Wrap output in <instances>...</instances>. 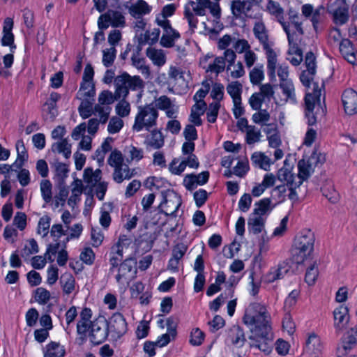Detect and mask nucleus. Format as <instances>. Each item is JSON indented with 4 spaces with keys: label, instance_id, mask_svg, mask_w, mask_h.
I'll list each match as a JSON object with an SVG mask.
<instances>
[{
    "label": "nucleus",
    "instance_id": "obj_1",
    "mask_svg": "<svg viewBox=\"0 0 357 357\" xmlns=\"http://www.w3.org/2000/svg\"><path fill=\"white\" fill-rule=\"evenodd\" d=\"M255 37L262 45L267 60V73L271 79H275V69L278 54L273 48L274 43L269 39L268 31L265 24L261 20H257L253 26Z\"/></svg>",
    "mask_w": 357,
    "mask_h": 357
},
{
    "label": "nucleus",
    "instance_id": "obj_2",
    "mask_svg": "<svg viewBox=\"0 0 357 357\" xmlns=\"http://www.w3.org/2000/svg\"><path fill=\"white\" fill-rule=\"evenodd\" d=\"M243 322L250 330L271 327V317L264 304L254 302L245 309Z\"/></svg>",
    "mask_w": 357,
    "mask_h": 357
},
{
    "label": "nucleus",
    "instance_id": "obj_3",
    "mask_svg": "<svg viewBox=\"0 0 357 357\" xmlns=\"http://www.w3.org/2000/svg\"><path fill=\"white\" fill-rule=\"evenodd\" d=\"M314 241V234L310 229H304L296 236L292 250V257L295 263L302 264L311 255Z\"/></svg>",
    "mask_w": 357,
    "mask_h": 357
},
{
    "label": "nucleus",
    "instance_id": "obj_4",
    "mask_svg": "<svg viewBox=\"0 0 357 357\" xmlns=\"http://www.w3.org/2000/svg\"><path fill=\"white\" fill-rule=\"evenodd\" d=\"M158 117V111L152 105L139 107L132 130L136 132H140L143 130L151 131V129L156 126Z\"/></svg>",
    "mask_w": 357,
    "mask_h": 357
},
{
    "label": "nucleus",
    "instance_id": "obj_5",
    "mask_svg": "<svg viewBox=\"0 0 357 357\" xmlns=\"http://www.w3.org/2000/svg\"><path fill=\"white\" fill-rule=\"evenodd\" d=\"M115 91L117 98H126L129 90L138 91L144 88V82L139 76H130L123 73L114 79Z\"/></svg>",
    "mask_w": 357,
    "mask_h": 357
},
{
    "label": "nucleus",
    "instance_id": "obj_6",
    "mask_svg": "<svg viewBox=\"0 0 357 357\" xmlns=\"http://www.w3.org/2000/svg\"><path fill=\"white\" fill-rule=\"evenodd\" d=\"M250 333L251 335L249 336V339L252 341L250 347L258 348L266 354H270L272 351V342L273 340L271 326L250 329Z\"/></svg>",
    "mask_w": 357,
    "mask_h": 357
},
{
    "label": "nucleus",
    "instance_id": "obj_7",
    "mask_svg": "<svg viewBox=\"0 0 357 357\" xmlns=\"http://www.w3.org/2000/svg\"><path fill=\"white\" fill-rule=\"evenodd\" d=\"M119 99L121 98H117L116 91L113 93L109 90H104L99 94L98 103L93 107V113L100 117V121L102 124L108 121L112 111L110 105Z\"/></svg>",
    "mask_w": 357,
    "mask_h": 357
},
{
    "label": "nucleus",
    "instance_id": "obj_8",
    "mask_svg": "<svg viewBox=\"0 0 357 357\" xmlns=\"http://www.w3.org/2000/svg\"><path fill=\"white\" fill-rule=\"evenodd\" d=\"M89 327L88 337L92 344L98 345L106 340L109 331L107 321L105 317H100L91 321Z\"/></svg>",
    "mask_w": 357,
    "mask_h": 357
},
{
    "label": "nucleus",
    "instance_id": "obj_9",
    "mask_svg": "<svg viewBox=\"0 0 357 357\" xmlns=\"http://www.w3.org/2000/svg\"><path fill=\"white\" fill-rule=\"evenodd\" d=\"M163 200L158 206L160 213L166 216H176V212L182 204L181 196L173 190L162 192Z\"/></svg>",
    "mask_w": 357,
    "mask_h": 357
},
{
    "label": "nucleus",
    "instance_id": "obj_10",
    "mask_svg": "<svg viewBox=\"0 0 357 357\" xmlns=\"http://www.w3.org/2000/svg\"><path fill=\"white\" fill-rule=\"evenodd\" d=\"M126 18L123 13L116 10H108L102 14L98 20V26L100 30L107 29L109 25L115 28H123L126 26Z\"/></svg>",
    "mask_w": 357,
    "mask_h": 357
},
{
    "label": "nucleus",
    "instance_id": "obj_11",
    "mask_svg": "<svg viewBox=\"0 0 357 357\" xmlns=\"http://www.w3.org/2000/svg\"><path fill=\"white\" fill-rule=\"evenodd\" d=\"M312 84V93H307L305 97V116L310 126H312L317 122V116L314 109L316 108V103L320 104L321 95V90L318 87L317 84L314 82Z\"/></svg>",
    "mask_w": 357,
    "mask_h": 357
},
{
    "label": "nucleus",
    "instance_id": "obj_12",
    "mask_svg": "<svg viewBox=\"0 0 357 357\" xmlns=\"http://www.w3.org/2000/svg\"><path fill=\"white\" fill-rule=\"evenodd\" d=\"M236 58V54L233 50H226L223 53V56L215 57L213 61L208 64L206 70V72H211L218 75L225 70L226 62L228 63L227 70H231V66L234 64Z\"/></svg>",
    "mask_w": 357,
    "mask_h": 357
},
{
    "label": "nucleus",
    "instance_id": "obj_13",
    "mask_svg": "<svg viewBox=\"0 0 357 357\" xmlns=\"http://www.w3.org/2000/svg\"><path fill=\"white\" fill-rule=\"evenodd\" d=\"M220 0H197V2L190 1L192 10L196 15L204 16L206 15V9L208 8L211 15L215 18H220L221 9L219 5Z\"/></svg>",
    "mask_w": 357,
    "mask_h": 357
},
{
    "label": "nucleus",
    "instance_id": "obj_14",
    "mask_svg": "<svg viewBox=\"0 0 357 357\" xmlns=\"http://www.w3.org/2000/svg\"><path fill=\"white\" fill-rule=\"evenodd\" d=\"M329 13L332 14L335 24L342 25L349 20V5L347 0H335L328 6Z\"/></svg>",
    "mask_w": 357,
    "mask_h": 357
},
{
    "label": "nucleus",
    "instance_id": "obj_15",
    "mask_svg": "<svg viewBox=\"0 0 357 357\" xmlns=\"http://www.w3.org/2000/svg\"><path fill=\"white\" fill-rule=\"evenodd\" d=\"M108 324V331L114 340L121 338L127 331V323L123 314L114 313L110 318Z\"/></svg>",
    "mask_w": 357,
    "mask_h": 357
},
{
    "label": "nucleus",
    "instance_id": "obj_16",
    "mask_svg": "<svg viewBox=\"0 0 357 357\" xmlns=\"http://www.w3.org/2000/svg\"><path fill=\"white\" fill-rule=\"evenodd\" d=\"M262 0H233L230 4L232 15L236 19L247 15L253 7L260 6Z\"/></svg>",
    "mask_w": 357,
    "mask_h": 357
},
{
    "label": "nucleus",
    "instance_id": "obj_17",
    "mask_svg": "<svg viewBox=\"0 0 357 357\" xmlns=\"http://www.w3.org/2000/svg\"><path fill=\"white\" fill-rule=\"evenodd\" d=\"M324 349V344L321 337L315 333H308L305 340V352L310 357H321Z\"/></svg>",
    "mask_w": 357,
    "mask_h": 357
},
{
    "label": "nucleus",
    "instance_id": "obj_18",
    "mask_svg": "<svg viewBox=\"0 0 357 357\" xmlns=\"http://www.w3.org/2000/svg\"><path fill=\"white\" fill-rule=\"evenodd\" d=\"M92 317V312L90 308L84 307L80 313V319L77 324V333L79 335L78 340L79 344L86 342L87 338V332L89 331V321Z\"/></svg>",
    "mask_w": 357,
    "mask_h": 357
},
{
    "label": "nucleus",
    "instance_id": "obj_19",
    "mask_svg": "<svg viewBox=\"0 0 357 357\" xmlns=\"http://www.w3.org/2000/svg\"><path fill=\"white\" fill-rule=\"evenodd\" d=\"M344 112L349 115L357 113V92L351 89H346L342 95Z\"/></svg>",
    "mask_w": 357,
    "mask_h": 357
},
{
    "label": "nucleus",
    "instance_id": "obj_20",
    "mask_svg": "<svg viewBox=\"0 0 357 357\" xmlns=\"http://www.w3.org/2000/svg\"><path fill=\"white\" fill-rule=\"evenodd\" d=\"M334 326L337 333L342 332L347 326L349 320V310L344 305H340L333 312Z\"/></svg>",
    "mask_w": 357,
    "mask_h": 357
},
{
    "label": "nucleus",
    "instance_id": "obj_21",
    "mask_svg": "<svg viewBox=\"0 0 357 357\" xmlns=\"http://www.w3.org/2000/svg\"><path fill=\"white\" fill-rule=\"evenodd\" d=\"M209 172H202L199 174H187L183 179V185L188 190H194L197 185H202L208 182Z\"/></svg>",
    "mask_w": 357,
    "mask_h": 357
},
{
    "label": "nucleus",
    "instance_id": "obj_22",
    "mask_svg": "<svg viewBox=\"0 0 357 357\" xmlns=\"http://www.w3.org/2000/svg\"><path fill=\"white\" fill-rule=\"evenodd\" d=\"M289 266L287 263L282 262L279 264L277 266L271 268L269 272L266 275L265 279L267 282H273L277 280H280L289 271Z\"/></svg>",
    "mask_w": 357,
    "mask_h": 357
},
{
    "label": "nucleus",
    "instance_id": "obj_23",
    "mask_svg": "<svg viewBox=\"0 0 357 357\" xmlns=\"http://www.w3.org/2000/svg\"><path fill=\"white\" fill-rule=\"evenodd\" d=\"M339 48L341 54L349 63L351 64L356 63V51L349 40H342L340 43Z\"/></svg>",
    "mask_w": 357,
    "mask_h": 357
},
{
    "label": "nucleus",
    "instance_id": "obj_24",
    "mask_svg": "<svg viewBox=\"0 0 357 357\" xmlns=\"http://www.w3.org/2000/svg\"><path fill=\"white\" fill-rule=\"evenodd\" d=\"M266 217L250 214L248 220V227L250 233L258 234L264 229Z\"/></svg>",
    "mask_w": 357,
    "mask_h": 357
},
{
    "label": "nucleus",
    "instance_id": "obj_25",
    "mask_svg": "<svg viewBox=\"0 0 357 357\" xmlns=\"http://www.w3.org/2000/svg\"><path fill=\"white\" fill-rule=\"evenodd\" d=\"M164 33L160 38V45L166 48L172 47L174 45L175 40L180 38V33L171 26L163 30Z\"/></svg>",
    "mask_w": 357,
    "mask_h": 357
},
{
    "label": "nucleus",
    "instance_id": "obj_26",
    "mask_svg": "<svg viewBox=\"0 0 357 357\" xmlns=\"http://www.w3.org/2000/svg\"><path fill=\"white\" fill-rule=\"evenodd\" d=\"M66 350L59 342L52 341L43 349V357H64Z\"/></svg>",
    "mask_w": 357,
    "mask_h": 357
},
{
    "label": "nucleus",
    "instance_id": "obj_27",
    "mask_svg": "<svg viewBox=\"0 0 357 357\" xmlns=\"http://www.w3.org/2000/svg\"><path fill=\"white\" fill-rule=\"evenodd\" d=\"M150 135L147 136L146 142L147 144L155 149H159L165 144L164 136L160 130L152 128Z\"/></svg>",
    "mask_w": 357,
    "mask_h": 357
},
{
    "label": "nucleus",
    "instance_id": "obj_28",
    "mask_svg": "<svg viewBox=\"0 0 357 357\" xmlns=\"http://www.w3.org/2000/svg\"><path fill=\"white\" fill-rule=\"evenodd\" d=\"M71 195L68 200L70 206L74 207L80 201V196L84 190V185L82 180L76 178L71 184Z\"/></svg>",
    "mask_w": 357,
    "mask_h": 357
},
{
    "label": "nucleus",
    "instance_id": "obj_29",
    "mask_svg": "<svg viewBox=\"0 0 357 357\" xmlns=\"http://www.w3.org/2000/svg\"><path fill=\"white\" fill-rule=\"evenodd\" d=\"M128 10L131 16L135 18H140L142 15L149 14L151 10V7L146 1L139 0L136 3L132 4Z\"/></svg>",
    "mask_w": 357,
    "mask_h": 357
},
{
    "label": "nucleus",
    "instance_id": "obj_30",
    "mask_svg": "<svg viewBox=\"0 0 357 357\" xmlns=\"http://www.w3.org/2000/svg\"><path fill=\"white\" fill-rule=\"evenodd\" d=\"M60 284L64 294L69 295L75 291V279L70 273H64L60 278Z\"/></svg>",
    "mask_w": 357,
    "mask_h": 357
},
{
    "label": "nucleus",
    "instance_id": "obj_31",
    "mask_svg": "<svg viewBox=\"0 0 357 357\" xmlns=\"http://www.w3.org/2000/svg\"><path fill=\"white\" fill-rule=\"evenodd\" d=\"M271 200L269 198H264L255 204V208L252 214L257 216L266 217L273 210Z\"/></svg>",
    "mask_w": 357,
    "mask_h": 357
},
{
    "label": "nucleus",
    "instance_id": "obj_32",
    "mask_svg": "<svg viewBox=\"0 0 357 357\" xmlns=\"http://www.w3.org/2000/svg\"><path fill=\"white\" fill-rule=\"evenodd\" d=\"M136 264V260L132 257L128 258L121 263L119 268V273L116 275V282L121 283V279L128 273H130L133 268H135Z\"/></svg>",
    "mask_w": 357,
    "mask_h": 357
},
{
    "label": "nucleus",
    "instance_id": "obj_33",
    "mask_svg": "<svg viewBox=\"0 0 357 357\" xmlns=\"http://www.w3.org/2000/svg\"><path fill=\"white\" fill-rule=\"evenodd\" d=\"M146 54L155 66L161 67L166 63V56L162 50L149 47L146 50Z\"/></svg>",
    "mask_w": 357,
    "mask_h": 357
},
{
    "label": "nucleus",
    "instance_id": "obj_34",
    "mask_svg": "<svg viewBox=\"0 0 357 357\" xmlns=\"http://www.w3.org/2000/svg\"><path fill=\"white\" fill-rule=\"evenodd\" d=\"M252 164L257 167L268 171L271 165L269 157L261 152H255L251 156Z\"/></svg>",
    "mask_w": 357,
    "mask_h": 357
},
{
    "label": "nucleus",
    "instance_id": "obj_35",
    "mask_svg": "<svg viewBox=\"0 0 357 357\" xmlns=\"http://www.w3.org/2000/svg\"><path fill=\"white\" fill-rule=\"evenodd\" d=\"M17 151V159L13 164V166L16 167L17 169H20L25 161L28 160L29 155L25 148L23 140L19 139L15 144Z\"/></svg>",
    "mask_w": 357,
    "mask_h": 357
},
{
    "label": "nucleus",
    "instance_id": "obj_36",
    "mask_svg": "<svg viewBox=\"0 0 357 357\" xmlns=\"http://www.w3.org/2000/svg\"><path fill=\"white\" fill-rule=\"evenodd\" d=\"M229 336L231 343L239 347L243 346L246 341L243 330L238 326H234L231 328Z\"/></svg>",
    "mask_w": 357,
    "mask_h": 357
},
{
    "label": "nucleus",
    "instance_id": "obj_37",
    "mask_svg": "<svg viewBox=\"0 0 357 357\" xmlns=\"http://www.w3.org/2000/svg\"><path fill=\"white\" fill-rule=\"evenodd\" d=\"M102 172L100 169L95 171L91 167H87L84 171V181L90 186H95L101 179Z\"/></svg>",
    "mask_w": 357,
    "mask_h": 357
},
{
    "label": "nucleus",
    "instance_id": "obj_38",
    "mask_svg": "<svg viewBox=\"0 0 357 357\" xmlns=\"http://www.w3.org/2000/svg\"><path fill=\"white\" fill-rule=\"evenodd\" d=\"M267 10L271 15L276 17L278 22L281 25H283L287 22L284 19V10L279 3L273 0H269L267 4Z\"/></svg>",
    "mask_w": 357,
    "mask_h": 357
},
{
    "label": "nucleus",
    "instance_id": "obj_39",
    "mask_svg": "<svg viewBox=\"0 0 357 357\" xmlns=\"http://www.w3.org/2000/svg\"><path fill=\"white\" fill-rule=\"evenodd\" d=\"M291 169L292 167L287 164V160H285L284 166L278 172V179L280 181H286L288 185L295 183V176L291 173Z\"/></svg>",
    "mask_w": 357,
    "mask_h": 357
},
{
    "label": "nucleus",
    "instance_id": "obj_40",
    "mask_svg": "<svg viewBox=\"0 0 357 357\" xmlns=\"http://www.w3.org/2000/svg\"><path fill=\"white\" fill-rule=\"evenodd\" d=\"M280 87L282 93L286 96V101H290L292 103L296 102L295 89L291 79L285 82H280Z\"/></svg>",
    "mask_w": 357,
    "mask_h": 357
},
{
    "label": "nucleus",
    "instance_id": "obj_41",
    "mask_svg": "<svg viewBox=\"0 0 357 357\" xmlns=\"http://www.w3.org/2000/svg\"><path fill=\"white\" fill-rule=\"evenodd\" d=\"M298 181H301L302 184L303 181L307 180L313 172V168L309 161L301 160L298 163Z\"/></svg>",
    "mask_w": 357,
    "mask_h": 357
},
{
    "label": "nucleus",
    "instance_id": "obj_42",
    "mask_svg": "<svg viewBox=\"0 0 357 357\" xmlns=\"http://www.w3.org/2000/svg\"><path fill=\"white\" fill-rule=\"evenodd\" d=\"M94 84L91 82L82 81L77 96L79 99H88L95 96Z\"/></svg>",
    "mask_w": 357,
    "mask_h": 357
},
{
    "label": "nucleus",
    "instance_id": "obj_43",
    "mask_svg": "<svg viewBox=\"0 0 357 357\" xmlns=\"http://www.w3.org/2000/svg\"><path fill=\"white\" fill-rule=\"evenodd\" d=\"M288 17L291 28H294L299 35H303L304 31L302 27V22L300 21V17L298 11L292 8H290L288 10Z\"/></svg>",
    "mask_w": 357,
    "mask_h": 357
},
{
    "label": "nucleus",
    "instance_id": "obj_44",
    "mask_svg": "<svg viewBox=\"0 0 357 357\" xmlns=\"http://www.w3.org/2000/svg\"><path fill=\"white\" fill-rule=\"evenodd\" d=\"M357 343V324L351 328L344 337L342 348L344 351L351 349Z\"/></svg>",
    "mask_w": 357,
    "mask_h": 357
},
{
    "label": "nucleus",
    "instance_id": "obj_45",
    "mask_svg": "<svg viewBox=\"0 0 357 357\" xmlns=\"http://www.w3.org/2000/svg\"><path fill=\"white\" fill-rule=\"evenodd\" d=\"M52 150L54 152L62 153L66 158H70L71 155V145L68 144L66 139L54 143L52 146Z\"/></svg>",
    "mask_w": 357,
    "mask_h": 357
},
{
    "label": "nucleus",
    "instance_id": "obj_46",
    "mask_svg": "<svg viewBox=\"0 0 357 357\" xmlns=\"http://www.w3.org/2000/svg\"><path fill=\"white\" fill-rule=\"evenodd\" d=\"M242 84L237 82H231L227 86V91L231 97L233 102H238L241 100Z\"/></svg>",
    "mask_w": 357,
    "mask_h": 357
},
{
    "label": "nucleus",
    "instance_id": "obj_47",
    "mask_svg": "<svg viewBox=\"0 0 357 357\" xmlns=\"http://www.w3.org/2000/svg\"><path fill=\"white\" fill-rule=\"evenodd\" d=\"M41 196L47 204L52 201V184L47 179L42 180L40 183Z\"/></svg>",
    "mask_w": 357,
    "mask_h": 357
},
{
    "label": "nucleus",
    "instance_id": "obj_48",
    "mask_svg": "<svg viewBox=\"0 0 357 357\" xmlns=\"http://www.w3.org/2000/svg\"><path fill=\"white\" fill-rule=\"evenodd\" d=\"M132 65L139 69L142 74L146 78L150 75V69L148 66L145 64V59L139 56V54H133L131 57Z\"/></svg>",
    "mask_w": 357,
    "mask_h": 357
},
{
    "label": "nucleus",
    "instance_id": "obj_49",
    "mask_svg": "<svg viewBox=\"0 0 357 357\" xmlns=\"http://www.w3.org/2000/svg\"><path fill=\"white\" fill-rule=\"evenodd\" d=\"M260 130L255 126H250L245 132V141L248 144H253L260 141Z\"/></svg>",
    "mask_w": 357,
    "mask_h": 357
},
{
    "label": "nucleus",
    "instance_id": "obj_50",
    "mask_svg": "<svg viewBox=\"0 0 357 357\" xmlns=\"http://www.w3.org/2000/svg\"><path fill=\"white\" fill-rule=\"evenodd\" d=\"M116 50L114 47H110L102 50V64L109 68L112 66L116 59Z\"/></svg>",
    "mask_w": 357,
    "mask_h": 357
},
{
    "label": "nucleus",
    "instance_id": "obj_51",
    "mask_svg": "<svg viewBox=\"0 0 357 357\" xmlns=\"http://www.w3.org/2000/svg\"><path fill=\"white\" fill-rule=\"evenodd\" d=\"M39 251L38 245L35 239L31 238L28 241L21 251V256L24 259H28L31 255L38 253Z\"/></svg>",
    "mask_w": 357,
    "mask_h": 357
},
{
    "label": "nucleus",
    "instance_id": "obj_52",
    "mask_svg": "<svg viewBox=\"0 0 357 357\" xmlns=\"http://www.w3.org/2000/svg\"><path fill=\"white\" fill-rule=\"evenodd\" d=\"M264 78L263 65L255 66L250 72V82L255 85L259 84Z\"/></svg>",
    "mask_w": 357,
    "mask_h": 357
},
{
    "label": "nucleus",
    "instance_id": "obj_53",
    "mask_svg": "<svg viewBox=\"0 0 357 357\" xmlns=\"http://www.w3.org/2000/svg\"><path fill=\"white\" fill-rule=\"evenodd\" d=\"M220 107V103L218 102H213L206 107V117L209 123H215L216 121Z\"/></svg>",
    "mask_w": 357,
    "mask_h": 357
},
{
    "label": "nucleus",
    "instance_id": "obj_54",
    "mask_svg": "<svg viewBox=\"0 0 357 357\" xmlns=\"http://www.w3.org/2000/svg\"><path fill=\"white\" fill-rule=\"evenodd\" d=\"M68 189L66 186H61L59 188V192L57 195H55L53 201V204L55 208L59 207V206H64L66 203V198L68 196Z\"/></svg>",
    "mask_w": 357,
    "mask_h": 357
},
{
    "label": "nucleus",
    "instance_id": "obj_55",
    "mask_svg": "<svg viewBox=\"0 0 357 357\" xmlns=\"http://www.w3.org/2000/svg\"><path fill=\"white\" fill-rule=\"evenodd\" d=\"M82 102L78 107V111L82 119H86L93 113L92 102L89 99H81Z\"/></svg>",
    "mask_w": 357,
    "mask_h": 357
},
{
    "label": "nucleus",
    "instance_id": "obj_56",
    "mask_svg": "<svg viewBox=\"0 0 357 357\" xmlns=\"http://www.w3.org/2000/svg\"><path fill=\"white\" fill-rule=\"evenodd\" d=\"M51 218L48 215H43L38 221L37 232L38 234L45 237L50 229Z\"/></svg>",
    "mask_w": 357,
    "mask_h": 357
},
{
    "label": "nucleus",
    "instance_id": "obj_57",
    "mask_svg": "<svg viewBox=\"0 0 357 357\" xmlns=\"http://www.w3.org/2000/svg\"><path fill=\"white\" fill-rule=\"evenodd\" d=\"M282 26L287 36L288 43H297L301 39L302 35H299L294 28H291L289 23L287 22Z\"/></svg>",
    "mask_w": 357,
    "mask_h": 357
},
{
    "label": "nucleus",
    "instance_id": "obj_58",
    "mask_svg": "<svg viewBox=\"0 0 357 357\" xmlns=\"http://www.w3.org/2000/svg\"><path fill=\"white\" fill-rule=\"evenodd\" d=\"M35 300L40 305H45L50 299V292L43 287H38L35 290Z\"/></svg>",
    "mask_w": 357,
    "mask_h": 357
},
{
    "label": "nucleus",
    "instance_id": "obj_59",
    "mask_svg": "<svg viewBox=\"0 0 357 357\" xmlns=\"http://www.w3.org/2000/svg\"><path fill=\"white\" fill-rule=\"evenodd\" d=\"M252 114V120L254 123L264 126L269 120L270 114L266 109H259Z\"/></svg>",
    "mask_w": 357,
    "mask_h": 357
},
{
    "label": "nucleus",
    "instance_id": "obj_60",
    "mask_svg": "<svg viewBox=\"0 0 357 357\" xmlns=\"http://www.w3.org/2000/svg\"><path fill=\"white\" fill-rule=\"evenodd\" d=\"M319 271L318 267L316 262H314L306 271L305 280L309 285L314 284L317 277Z\"/></svg>",
    "mask_w": 357,
    "mask_h": 357
},
{
    "label": "nucleus",
    "instance_id": "obj_61",
    "mask_svg": "<svg viewBox=\"0 0 357 357\" xmlns=\"http://www.w3.org/2000/svg\"><path fill=\"white\" fill-rule=\"evenodd\" d=\"M116 114L121 117H126L129 115L130 112V103L122 98L116 105L115 107Z\"/></svg>",
    "mask_w": 357,
    "mask_h": 357
},
{
    "label": "nucleus",
    "instance_id": "obj_62",
    "mask_svg": "<svg viewBox=\"0 0 357 357\" xmlns=\"http://www.w3.org/2000/svg\"><path fill=\"white\" fill-rule=\"evenodd\" d=\"M232 47L234 49V52L238 54L245 53L251 48L248 40L236 38H234Z\"/></svg>",
    "mask_w": 357,
    "mask_h": 357
},
{
    "label": "nucleus",
    "instance_id": "obj_63",
    "mask_svg": "<svg viewBox=\"0 0 357 357\" xmlns=\"http://www.w3.org/2000/svg\"><path fill=\"white\" fill-rule=\"evenodd\" d=\"M298 295L299 291L296 289L292 290L289 293V296L284 301V310L286 312L289 313L291 308L296 305Z\"/></svg>",
    "mask_w": 357,
    "mask_h": 357
},
{
    "label": "nucleus",
    "instance_id": "obj_64",
    "mask_svg": "<svg viewBox=\"0 0 357 357\" xmlns=\"http://www.w3.org/2000/svg\"><path fill=\"white\" fill-rule=\"evenodd\" d=\"M282 328L289 335L294 333L296 331V324L289 313L286 312L282 320Z\"/></svg>",
    "mask_w": 357,
    "mask_h": 357
}]
</instances>
